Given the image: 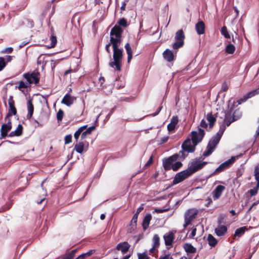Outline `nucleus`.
Returning a JSON list of instances; mask_svg holds the SVG:
<instances>
[{
	"mask_svg": "<svg viewBox=\"0 0 259 259\" xmlns=\"http://www.w3.org/2000/svg\"><path fill=\"white\" fill-rule=\"evenodd\" d=\"M226 129V126L222 124L219 132L209 142L207 146V150L203 153L204 157L209 156L213 152L217 145L218 144L220 139Z\"/></svg>",
	"mask_w": 259,
	"mask_h": 259,
	"instance_id": "f257e3e1",
	"label": "nucleus"
},
{
	"mask_svg": "<svg viewBox=\"0 0 259 259\" xmlns=\"http://www.w3.org/2000/svg\"><path fill=\"white\" fill-rule=\"evenodd\" d=\"M119 46L112 47L113 49V57L114 61H111L109 65L111 67H115V69L120 71L122 59V49L118 48Z\"/></svg>",
	"mask_w": 259,
	"mask_h": 259,
	"instance_id": "f03ea898",
	"label": "nucleus"
},
{
	"mask_svg": "<svg viewBox=\"0 0 259 259\" xmlns=\"http://www.w3.org/2000/svg\"><path fill=\"white\" fill-rule=\"evenodd\" d=\"M122 28L118 25H115L110 31V43L112 47L119 46L121 42Z\"/></svg>",
	"mask_w": 259,
	"mask_h": 259,
	"instance_id": "7ed1b4c3",
	"label": "nucleus"
},
{
	"mask_svg": "<svg viewBox=\"0 0 259 259\" xmlns=\"http://www.w3.org/2000/svg\"><path fill=\"white\" fill-rule=\"evenodd\" d=\"M185 38V36L183 30L181 29L177 31L175 36L176 41L172 45V48L174 50H178L182 47L184 44Z\"/></svg>",
	"mask_w": 259,
	"mask_h": 259,
	"instance_id": "20e7f679",
	"label": "nucleus"
},
{
	"mask_svg": "<svg viewBox=\"0 0 259 259\" xmlns=\"http://www.w3.org/2000/svg\"><path fill=\"white\" fill-rule=\"evenodd\" d=\"M198 210L196 209H190L185 213V223L183 225L184 228H186L194 220L198 214Z\"/></svg>",
	"mask_w": 259,
	"mask_h": 259,
	"instance_id": "39448f33",
	"label": "nucleus"
},
{
	"mask_svg": "<svg viewBox=\"0 0 259 259\" xmlns=\"http://www.w3.org/2000/svg\"><path fill=\"white\" fill-rule=\"evenodd\" d=\"M24 77L27 80L28 84H37L39 81L40 73L37 70H34L31 73H25Z\"/></svg>",
	"mask_w": 259,
	"mask_h": 259,
	"instance_id": "423d86ee",
	"label": "nucleus"
},
{
	"mask_svg": "<svg viewBox=\"0 0 259 259\" xmlns=\"http://www.w3.org/2000/svg\"><path fill=\"white\" fill-rule=\"evenodd\" d=\"M206 164L207 162H201L200 159H195L191 162L188 169L192 175L202 168Z\"/></svg>",
	"mask_w": 259,
	"mask_h": 259,
	"instance_id": "0eeeda50",
	"label": "nucleus"
},
{
	"mask_svg": "<svg viewBox=\"0 0 259 259\" xmlns=\"http://www.w3.org/2000/svg\"><path fill=\"white\" fill-rule=\"evenodd\" d=\"M192 134V141L194 146H196L200 142L203 138L205 133L204 131L199 127L197 131H193Z\"/></svg>",
	"mask_w": 259,
	"mask_h": 259,
	"instance_id": "6e6552de",
	"label": "nucleus"
},
{
	"mask_svg": "<svg viewBox=\"0 0 259 259\" xmlns=\"http://www.w3.org/2000/svg\"><path fill=\"white\" fill-rule=\"evenodd\" d=\"M190 175H191V174L188 169L182 171L176 175L172 183L173 184H177L184 181Z\"/></svg>",
	"mask_w": 259,
	"mask_h": 259,
	"instance_id": "1a4fd4ad",
	"label": "nucleus"
},
{
	"mask_svg": "<svg viewBox=\"0 0 259 259\" xmlns=\"http://www.w3.org/2000/svg\"><path fill=\"white\" fill-rule=\"evenodd\" d=\"M179 155L178 154L173 155L170 156L167 159H165L163 161V166L165 170H169L172 169L173 163L178 158Z\"/></svg>",
	"mask_w": 259,
	"mask_h": 259,
	"instance_id": "9d476101",
	"label": "nucleus"
},
{
	"mask_svg": "<svg viewBox=\"0 0 259 259\" xmlns=\"http://www.w3.org/2000/svg\"><path fill=\"white\" fill-rule=\"evenodd\" d=\"M9 110L6 117L16 115L17 114V110L15 107V101L13 100L12 96H10L8 100Z\"/></svg>",
	"mask_w": 259,
	"mask_h": 259,
	"instance_id": "9b49d317",
	"label": "nucleus"
},
{
	"mask_svg": "<svg viewBox=\"0 0 259 259\" xmlns=\"http://www.w3.org/2000/svg\"><path fill=\"white\" fill-rule=\"evenodd\" d=\"M175 232L169 231L163 235V239L166 246H170L172 245L175 239Z\"/></svg>",
	"mask_w": 259,
	"mask_h": 259,
	"instance_id": "f8f14e48",
	"label": "nucleus"
},
{
	"mask_svg": "<svg viewBox=\"0 0 259 259\" xmlns=\"http://www.w3.org/2000/svg\"><path fill=\"white\" fill-rule=\"evenodd\" d=\"M11 122L9 121L8 123L3 124L1 128V136L0 139H4L8 136V133L11 130Z\"/></svg>",
	"mask_w": 259,
	"mask_h": 259,
	"instance_id": "ddd939ff",
	"label": "nucleus"
},
{
	"mask_svg": "<svg viewBox=\"0 0 259 259\" xmlns=\"http://www.w3.org/2000/svg\"><path fill=\"white\" fill-rule=\"evenodd\" d=\"M76 100V97L72 96L70 94H66L61 101V103L67 106H70Z\"/></svg>",
	"mask_w": 259,
	"mask_h": 259,
	"instance_id": "4468645a",
	"label": "nucleus"
},
{
	"mask_svg": "<svg viewBox=\"0 0 259 259\" xmlns=\"http://www.w3.org/2000/svg\"><path fill=\"white\" fill-rule=\"evenodd\" d=\"M195 146H194L193 144L192 141H191L190 139H188L185 141L182 144V147L183 150L185 151L192 152L194 151Z\"/></svg>",
	"mask_w": 259,
	"mask_h": 259,
	"instance_id": "2eb2a0df",
	"label": "nucleus"
},
{
	"mask_svg": "<svg viewBox=\"0 0 259 259\" xmlns=\"http://www.w3.org/2000/svg\"><path fill=\"white\" fill-rule=\"evenodd\" d=\"M130 246L131 245L128 242H123L118 244L116 249L118 250H120L123 254H124L128 251Z\"/></svg>",
	"mask_w": 259,
	"mask_h": 259,
	"instance_id": "dca6fc26",
	"label": "nucleus"
},
{
	"mask_svg": "<svg viewBox=\"0 0 259 259\" xmlns=\"http://www.w3.org/2000/svg\"><path fill=\"white\" fill-rule=\"evenodd\" d=\"M225 187L222 185L218 186L214 190L213 193V199L217 200L219 199L221 196L223 192L225 190Z\"/></svg>",
	"mask_w": 259,
	"mask_h": 259,
	"instance_id": "f3484780",
	"label": "nucleus"
},
{
	"mask_svg": "<svg viewBox=\"0 0 259 259\" xmlns=\"http://www.w3.org/2000/svg\"><path fill=\"white\" fill-rule=\"evenodd\" d=\"M163 58L168 62L172 61L174 59V55L173 52L169 50L166 49L163 53Z\"/></svg>",
	"mask_w": 259,
	"mask_h": 259,
	"instance_id": "a211bd4d",
	"label": "nucleus"
},
{
	"mask_svg": "<svg viewBox=\"0 0 259 259\" xmlns=\"http://www.w3.org/2000/svg\"><path fill=\"white\" fill-rule=\"evenodd\" d=\"M195 29L198 34H202L204 33L205 24L202 21H199L195 25Z\"/></svg>",
	"mask_w": 259,
	"mask_h": 259,
	"instance_id": "6ab92c4d",
	"label": "nucleus"
},
{
	"mask_svg": "<svg viewBox=\"0 0 259 259\" xmlns=\"http://www.w3.org/2000/svg\"><path fill=\"white\" fill-rule=\"evenodd\" d=\"M152 219V215L151 214H147L144 218L142 222L143 229L146 230L149 227L150 221Z\"/></svg>",
	"mask_w": 259,
	"mask_h": 259,
	"instance_id": "aec40b11",
	"label": "nucleus"
},
{
	"mask_svg": "<svg viewBox=\"0 0 259 259\" xmlns=\"http://www.w3.org/2000/svg\"><path fill=\"white\" fill-rule=\"evenodd\" d=\"M183 248L188 253H193L196 251V248L194 247L191 244L186 243L183 245Z\"/></svg>",
	"mask_w": 259,
	"mask_h": 259,
	"instance_id": "412c9836",
	"label": "nucleus"
},
{
	"mask_svg": "<svg viewBox=\"0 0 259 259\" xmlns=\"http://www.w3.org/2000/svg\"><path fill=\"white\" fill-rule=\"evenodd\" d=\"M206 118L209 122V128H211L216 121L215 116L213 115L212 113H209L206 115Z\"/></svg>",
	"mask_w": 259,
	"mask_h": 259,
	"instance_id": "4be33fe9",
	"label": "nucleus"
},
{
	"mask_svg": "<svg viewBox=\"0 0 259 259\" xmlns=\"http://www.w3.org/2000/svg\"><path fill=\"white\" fill-rule=\"evenodd\" d=\"M227 228L225 226H219L215 229V233L218 236H223L227 232Z\"/></svg>",
	"mask_w": 259,
	"mask_h": 259,
	"instance_id": "5701e85b",
	"label": "nucleus"
},
{
	"mask_svg": "<svg viewBox=\"0 0 259 259\" xmlns=\"http://www.w3.org/2000/svg\"><path fill=\"white\" fill-rule=\"evenodd\" d=\"M238 156H232L230 159L221 164L222 166L225 169L230 167L235 161Z\"/></svg>",
	"mask_w": 259,
	"mask_h": 259,
	"instance_id": "b1692460",
	"label": "nucleus"
},
{
	"mask_svg": "<svg viewBox=\"0 0 259 259\" xmlns=\"http://www.w3.org/2000/svg\"><path fill=\"white\" fill-rule=\"evenodd\" d=\"M23 126L21 124H19L17 128L14 131L11 132L9 135V137L20 136L22 134Z\"/></svg>",
	"mask_w": 259,
	"mask_h": 259,
	"instance_id": "393cba45",
	"label": "nucleus"
},
{
	"mask_svg": "<svg viewBox=\"0 0 259 259\" xmlns=\"http://www.w3.org/2000/svg\"><path fill=\"white\" fill-rule=\"evenodd\" d=\"M257 94V92L256 91H253L248 93L247 94L245 95L242 98L238 100L237 102L238 104H240L242 102L246 101L248 99L254 96Z\"/></svg>",
	"mask_w": 259,
	"mask_h": 259,
	"instance_id": "a878e982",
	"label": "nucleus"
},
{
	"mask_svg": "<svg viewBox=\"0 0 259 259\" xmlns=\"http://www.w3.org/2000/svg\"><path fill=\"white\" fill-rule=\"evenodd\" d=\"M124 47L127 54V62L130 63L133 57L132 50L129 43H126Z\"/></svg>",
	"mask_w": 259,
	"mask_h": 259,
	"instance_id": "bb28decb",
	"label": "nucleus"
},
{
	"mask_svg": "<svg viewBox=\"0 0 259 259\" xmlns=\"http://www.w3.org/2000/svg\"><path fill=\"white\" fill-rule=\"evenodd\" d=\"M27 109L28 114L27 116L28 118H30L32 117L33 115L34 110L33 105L31 100H29L27 102Z\"/></svg>",
	"mask_w": 259,
	"mask_h": 259,
	"instance_id": "cd10ccee",
	"label": "nucleus"
},
{
	"mask_svg": "<svg viewBox=\"0 0 259 259\" xmlns=\"http://www.w3.org/2000/svg\"><path fill=\"white\" fill-rule=\"evenodd\" d=\"M95 126L93 125L87 128L85 131L82 132L81 135V140L85 139L87 135H90L92 133V132H93L95 130Z\"/></svg>",
	"mask_w": 259,
	"mask_h": 259,
	"instance_id": "c85d7f7f",
	"label": "nucleus"
},
{
	"mask_svg": "<svg viewBox=\"0 0 259 259\" xmlns=\"http://www.w3.org/2000/svg\"><path fill=\"white\" fill-rule=\"evenodd\" d=\"M207 240L208 244L211 247H214L218 243L217 240L211 234L208 235Z\"/></svg>",
	"mask_w": 259,
	"mask_h": 259,
	"instance_id": "c756f323",
	"label": "nucleus"
},
{
	"mask_svg": "<svg viewBox=\"0 0 259 259\" xmlns=\"http://www.w3.org/2000/svg\"><path fill=\"white\" fill-rule=\"evenodd\" d=\"M237 112H238L237 110L234 112L233 114V119H232L231 117H230L229 116H226L224 120V123L223 124L225 126V124H226L227 126H229L231 124V123L235 120L234 118L235 117V114Z\"/></svg>",
	"mask_w": 259,
	"mask_h": 259,
	"instance_id": "7c9ffc66",
	"label": "nucleus"
},
{
	"mask_svg": "<svg viewBox=\"0 0 259 259\" xmlns=\"http://www.w3.org/2000/svg\"><path fill=\"white\" fill-rule=\"evenodd\" d=\"M246 230L247 229L246 227H242L236 229L234 235V237H240L244 234Z\"/></svg>",
	"mask_w": 259,
	"mask_h": 259,
	"instance_id": "2f4dec72",
	"label": "nucleus"
},
{
	"mask_svg": "<svg viewBox=\"0 0 259 259\" xmlns=\"http://www.w3.org/2000/svg\"><path fill=\"white\" fill-rule=\"evenodd\" d=\"M84 148V144L82 142H80L75 144L74 146V150L79 153H81L83 152Z\"/></svg>",
	"mask_w": 259,
	"mask_h": 259,
	"instance_id": "473e14b6",
	"label": "nucleus"
},
{
	"mask_svg": "<svg viewBox=\"0 0 259 259\" xmlns=\"http://www.w3.org/2000/svg\"><path fill=\"white\" fill-rule=\"evenodd\" d=\"M235 50V46L231 44H228L225 48V51L227 54H232Z\"/></svg>",
	"mask_w": 259,
	"mask_h": 259,
	"instance_id": "72a5a7b5",
	"label": "nucleus"
},
{
	"mask_svg": "<svg viewBox=\"0 0 259 259\" xmlns=\"http://www.w3.org/2000/svg\"><path fill=\"white\" fill-rule=\"evenodd\" d=\"M87 127V125H83L80 127L78 130L74 133V137L76 140H78L79 136L81 134V133Z\"/></svg>",
	"mask_w": 259,
	"mask_h": 259,
	"instance_id": "f704fd0d",
	"label": "nucleus"
},
{
	"mask_svg": "<svg viewBox=\"0 0 259 259\" xmlns=\"http://www.w3.org/2000/svg\"><path fill=\"white\" fill-rule=\"evenodd\" d=\"M221 34L224 36V37L226 38H230V35L227 30V28L226 26H223V27H222L221 28Z\"/></svg>",
	"mask_w": 259,
	"mask_h": 259,
	"instance_id": "c9c22d12",
	"label": "nucleus"
},
{
	"mask_svg": "<svg viewBox=\"0 0 259 259\" xmlns=\"http://www.w3.org/2000/svg\"><path fill=\"white\" fill-rule=\"evenodd\" d=\"M76 251H77L76 249L72 250L70 252L66 254L64 256V258L65 259H73L75 256V254L76 252Z\"/></svg>",
	"mask_w": 259,
	"mask_h": 259,
	"instance_id": "e433bc0d",
	"label": "nucleus"
},
{
	"mask_svg": "<svg viewBox=\"0 0 259 259\" xmlns=\"http://www.w3.org/2000/svg\"><path fill=\"white\" fill-rule=\"evenodd\" d=\"M153 245L154 247H158L159 245V237L158 235L155 234L153 237Z\"/></svg>",
	"mask_w": 259,
	"mask_h": 259,
	"instance_id": "4c0bfd02",
	"label": "nucleus"
},
{
	"mask_svg": "<svg viewBox=\"0 0 259 259\" xmlns=\"http://www.w3.org/2000/svg\"><path fill=\"white\" fill-rule=\"evenodd\" d=\"M138 215L137 214H135L132 219L131 225L133 229L136 227Z\"/></svg>",
	"mask_w": 259,
	"mask_h": 259,
	"instance_id": "58836bf2",
	"label": "nucleus"
},
{
	"mask_svg": "<svg viewBox=\"0 0 259 259\" xmlns=\"http://www.w3.org/2000/svg\"><path fill=\"white\" fill-rule=\"evenodd\" d=\"M182 166V163L180 161L176 162L173 163V166L172 167V169L174 171L178 170Z\"/></svg>",
	"mask_w": 259,
	"mask_h": 259,
	"instance_id": "ea45409f",
	"label": "nucleus"
},
{
	"mask_svg": "<svg viewBox=\"0 0 259 259\" xmlns=\"http://www.w3.org/2000/svg\"><path fill=\"white\" fill-rule=\"evenodd\" d=\"M28 87V83H25L23 81H21L19 82V85L18 86V88L19 90H21L22 89H25Z\"/></svg>",
	"mask_w": 259,
	"mask_h": 259,
	"instance_id": "a19ab883",
	"label": "nucleus"
},
{
	"mask_svg": "<svg viewBox=\"0 0 259 259\" xmlns=\"http://www.w3.org/2000/svg\"><path fill=\"white\" fill-rule=\"evenodd\" d=\"M6 62L4 57H0V71H2L6 66Z\"/></svg>",
	"mask_w": 259,
	"mask_h": 259,
	"instance_id": "79ce46f5",
	"label": "nucleus"
},
{
	"mask_svg": "<svg viewBox=\"0 0 259 259\" xmlns=\"http://www.w3.org/2000/svg\"><path fill=\"white\" fill-rule=\"evenodd\" d=\"M64 115V112L62 110L60 109L57 113V118L58 121L62 120Z\"/></svg>",
	"mask_w": 259,
	"mask_h": 259,
	"instance_id": "37998d69",
	"label": "nucleus"
},
{
	"mask_svg": "<svg viewBox=\"0 0 259 259\" xmlns=\"http://www.w3.org/2000/svg\"><path fill=\"white\" fill-rule=\"evenodd\" d=\"M255 179H259V163L255 166L254 171Z\"/></svg>",
	"mask_w": 259,
	"mask_h": 259,
	"instance_id": "c03bdc74",
	"label": "nucleus"
},
{
	"mask_svg": "<svg viewBox=\"0 0 259 259\" xmlns=\"http://www.w3.org/2000/svg\"><path fill=\"white\" fill-rule=\"evenodd\" d=\"M47 195V191L46 190H44L43 188H42V198L41 199V200L39 201H37V203L38 204H41L43 201H44L46 199V196Z\"/></svg>",
	"mask_w": 259,
	"mask_h": 259,
	"instance_id": "a18cd8bd",
	"label": "nucleus"
},
{
	"mask_svg": "<svg viewBox=\"0 0 259 259\" xmlns=\"http://www.w3.org/2000/svg\"><path fill=\"white\" fill-rule=\"evenodd\" d=\"M118 24L120 26L126 27L127 26V21L124 18H122V19H120L118 21Z\"/></svg>",
	"mask_w": 259,
	"mask_h": 259,
	"instance_id": "49530a36",
	"label": "nucleus"
},
{
	"mask_svg": "<svg viewBox=\"0 0 259 259\" xmlns=\"http://www.w3.org/2000/svg\"><path fill=\"white\" fill-rule=\"evenodd\" d=\"M50 39L51 40V48H53L55 47L57 43V38L56 36H52L50 38Z\"/></svg>",
	"mask_w": 259,
	"mask_h": 259,
	"instance_id": "de8ad7c7",
	"label": "nucleus"
},
{
	"mask_svg": "<svg viewBox=\"0 0 259 259\" xmlns=\"http://www.w3.org/2000/svg\"><path fill=\"white\" fill-rule=\"evenodd\" d=\"M72 136L71 135H66L65 137V144H68L71 142Z\"/></svg>",
	"mask_w": 259,
	"mask_h": 259,
	"instance_id": "09e8293b",
	"label": "nucleus"
},
{
	"mask_svg": "<svg viewBox=\"0 0 259 259\" xmlns=\"http://www.w3.org/2000/svg\"><path fill=\"white\" fill-rule=\"evenodd\" d=\"M138 259H149L147 254L145 252L138 254Z\"/></svg>",
	"mask_w": 259,
	"mask_h": 259,
	"instance_id": "8fccbe9b",
	"label": "nucleus"
},
{
	"mask_svg": "<svg viewBox=\"0 0 259 259\" xmlns=\"http://www.w3.org/2000/svg\"><path fill=\"white\" fill-rule=\"evenodd\" d=\"M178 122V118L177 116H174L171 118L170 120V123H172L175 125L177 124Z\"/></svg>",
	"mask_w": 259,
	"mask_h": 259,
	"instance_id": "3c124183",
	"label": "nucleus"
},
{
	"mask_svg": "<svg viewBox=\"0 0 259 259\" xmlns=\"http://www.w3.org/2000/svg\"><path fill=\"white\" fill-rule=\"evenodd\" d=\"M175 127H176V125L172 123H169L167 125V130L169 132H172V131H174L175 130Z\"/></svg>",
	"mask_w": 259,
	"mask_h": 259,
	"instance_id": "603ef678",
	"label": "nucleus"
},
{
	"mask_svg": "<svg viewBox=\"0 0 259 259\" xmlns=\"http://www.w3.org/2000/svg\"><path fill=\"white\" fill-rule=\"evenodd\" d=\"M225 169H226L224 167H223L222 166V165L221 164L218 168H216V169L214 171V172H215V173L220 172L221 171H224Z\"/></svg>",
	"mask_w": 259,
	"mask_h": 259,
	"instance_id": "864d4df0",
	"label": "nucleus"
},
{
	"mask_svg": "<svg viewBox=\"0 0 259 259\" xmlns=\"http://www.w3.org/2000/svg\"><path fill=\"white\" fill-rule=\"evenodd\" d=\"M225 169H226L224 167H223L222 166V165L221 164L218 168H216V169L214 171V172H215V173L220 172L221 171H224Z\"/></svg>",
	"mask_w": 259,
	"mask_h": 259,
	"instance_id": "5fc2aeb1",
	"label": "nucleus"
},
{
	"mask_svg": "<svg viewBox=\"0 0 259 259\" xmlns=\"http://www.w3.org/2000/svg\"><path fill=\"white\" fill-rule=\"evenodd\" d=\"M196 230L197 229L196 228H193L192 230V232H191L189 236V238H193L196 235Z\"/></svg>",
	"mask_w": 259,
	"mask_h": 259,
	"instance_id": "6e6d98bb",
	"label": "nucleus"
},
{
	"mask_svg": "<svg viewBox=\"0 0 259 259\" xmlns=\"http://www.w3.org/2000/svg\"><path fill=\"white\" fill-rule=\"evenodd\" d=\"M159 259H172V257L170 254H167L160 256Z\"/></svg>",
	"mask_w": 259,
	"mask_h": 259,
	"instance_id": "4d7b16f0",
	"label": "nucleus"
},
{
	"mask_svg": "<svg viewBox=\"0 0 259 259\" xmlns=\"http://www.w3.org/2000/svg\"><path fill=\"white\" fill-rule=\"evenodd\" d=\"M257 188H254L253 189L249 190V193L251 196H254L257 194Z\"/></svg>",
	"mask_w": 259,
	"mask_h": 259,
	"instance_id": "13d9d810",
	"label": "nucleus"
},
{
	"mask_svg": "<svg viewBox=\"0 0 259 259\" xmlns=\"http://www.w3.org/2000/svg\"><path fill=\"white\" fill-rule=\"evenodd\" d=\"M13 50V49L12 47H9L6 48L4 51H2L3 53H11Z\"/></svg>",
	"mask_w": 259,
	"mask_h": 259,
	"instance_id": "bf43d9fd",
	"label": "nucleus"
},
{
	"mask_svg": "<svg viewBox=\"0 0 259 259\" xmlns=\"http://www.w3.org/2000/svg\"><path fill=\"white\" fill-rule=\"evenodd\" d=\"M200 125L201 127H204L205 128H207V124L206 121L204 119H202L201 121Z\"/></svg>",
	"mask_w": 259,
	"mask_h": 259,
	"instance_id": "052dcab7",
	"label": "nucleus"
},
{
	"mask_svg": "<svg viewBox=\"0 0 259 259\" xmlns=\"http://www.w3.org/2000/svg\"><path fill=\"white\" fill-rule=\"evenodd\" d=\"M95 250H93V249H91V250H90L89 251H88L87 253H83L82 254H84V257L86 256H90L92 254H93L94 252H95Z\"/></svg>",
	"mask_w": 259,
	"mask_h": 259,
	"instance_id": "680f3d73",
	"label": "nucleus"
},
{
	"mask_svg": "<svg viewBox=\"0 0 259 259\" xmlns=\"http://www.w3.org/2000/svg\"><path fill=\"white\" fill-rule=\"evenodd\" d=\"M228 90V86L225 82L223 83L222 86V90L224 92H226Z\"/></svg>",
	"mask_w": 259,
	"mask_h": 259,
	"instance_id": "e2e57ef3",
	"label": "nucleus"
},
{
	"mask_svg": "<svg viewBox=\"0 0 259 259\" xmlns=\"http://www.w3.org/2000/svg\"><path fill=\"white\" fill-rule=\"evenodd\" d=\"M153 162V156H151L148 161L145 164V166H149Z\"/></svg>",
	"mask_w": 259,
	"mask_h": 259,
	"instance_id": "0e129e2a",
	"label": "nucleus"
},
{
	"mask_svg": "<svg viewBox=\"0 0 259 259\" xmlns=\"http://www.w3.org/2000/svg\"><path fill=\"white\" fill-rule=\"evenodd\" d=\"M26 21L28 22L27 25L30 27H32L34 25V23L32 20L29 19H26Z\"/></svg>",
	"mask_w": 259,
	"mask_h": 259,
	"instance_id": "69168bd1",
	"label": "nucleus"
},
{
	"mask_svg": "<svg viewBox=\"0 0 259 259\" xmlns=\"http://www.w3.org/2000/svg\"><path fill=\"white\" fill-rule=\"evenodd\" d=\"M128 2H126V1H124V2H123L122 3V6H121L120 7V9L122 10V11H124L125 10V6L126 5V4L127 3H128Z\"/></svg>",
	"mask_w": 259,
	"mask_h": 259,
	"instance_id": "338daca9",
	"label": "nucleus"
},
{
	"mask_svg": "<svg viewBox=\"0 0 259 259\" xmlns=\"http://www.w3.org/2000/svg\"><path fill=\"white\" fill-rule=\"evenodd\" d=\"M4 58L5 59V62H9L11 61L12 57L11 56H6Z\"/></svg>",
	"mask_w": 259,
	"mask_h": 259,
	"instance_id": "774afa93",
	"label": "nucleus"
}]
</instances>
